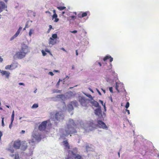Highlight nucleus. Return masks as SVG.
Segmentation results:
<instances>
[{
	"label": "nucleus",
	"instance_id": "1",
	"mask_svg": "<svg viewBox=\"0 0 159 159\" xmlns=\"http://www.w3.org/2000/svg\"><path fill=\"white\" fill-rule=\"evenodd\" d=\"M76 124L73 120H69V124L67 125V127L66 129L65 133L63 134L62 137L67 136L69 134L76 133L77 132L75 129Z\"/></svg>",
	"mask_w": 159,
	"mask_h": 159
},
{
	"label": "nucleus",
	"instance_id": "2",
	"mask_svg": "<svg viewBox=\"0 0 159 159\" xmlns=\"http://www.w3.org/2000/svg\"><path fill=\"white\" fill-rule=\"evenodd\" d=\"M29 52V50L28 47L25 44L22 45L20 50V59L24 58Z\"/></svg>",
	"mask_w": 159,
	"mask_h": 159
},
{
	"label": "nucleus",
	"instance_id": "3",
	"mask_svg": "<svg viewBox=\"0 0 159 159\" xmlns=\"http://www.w3.org/2000/svg\"><path fill=\"white\" fill-rule=\"evenodd\" d=\"M79 101L81 105L83 107H86L89 105V100L84 98L81 97L79 99Z\"/></svg>",
	"mask_w": 159,
	"mask_h": 159
},
{
	"label": "nucleus",
	"instance_id": "4",
	"mask_svg": "<svg viewBox=\"0 0 159 159\" xmlns=\"http://www.w3.org/2000/svg\"><path fill=\"white\" fill-rule=\"evenodd\" d=\"M66 159H83L82 156L78 153H76L73 152H71V156L68 155Z\"/></svg>",
	"mask_w": 159,
	"mask_h": 159
},
{
	"label": "nucleus",
	"instance_id": "5",
	"mask_svg": "<svg viewBox=\"0 0 159 159\" xmlns=\"http://www.w3.org/2000/svg\"><path fill=\"white\" fill-rule=\"evenodd\" d=\"M54 117L57 120L60 121L64 119V115L62 111H57Z\"/></svg>",
	"mask_w": 159,
	"mask_h": 159
},
{
	"label": "nucleus",
	"instance_id": "6",
	"mask_svg": "<svg viewBox=\"0 0 159 159\" xmlns=\"http://www.w3.org/2000/svg\"><path fill=\"white\" fill-rule=\"evenodd\" d=\"M78 104L76 101H75L71 102L70 103L67 105L68 111H70L73 110L74 109L73 106L77 107H78Z\"/></svg>",
	"mask_w": 159,
	"mask_h": 159
},
{
	"label": "nucleus",
	"instance_id": "7",
	"mask_svg": "<svg viewBox=\"0 0 159 159\" xmlns=\"http://www.w3.org/2000/svg\"><path fill=\"white\" fill-rule=\"evenodd\" d=\"M47 121H43L39 126V129L40 131L44 130L47 126Z\"/></svg>",
	"mask_w": 159,
	"mask_h": 159
},
{
	"label": "nucleus",
	"instance_id": "8",
	"mask_svg": "<svg viewBox=\"0 0 159 159\" xmlns=\"http://www.w3.org/2000/svg\"><path fill=\"white\" fill-rule=\"evenodd\" d=\"M97 122L99 128L106 129H107V126L105 124L102 120H98Z\"/></svg>",
	"mask_w": 159,
	"mask_h": 159
},
{
	"label": "nucleus",
	"instance_id": "9",
	"mask_svg": "<svg viewBox=\"0 0 159 159\" xmlns=\"http://www.w3.org/2000/svg\"><path fill=\"white\" fill-rule=\"evenodd\" d=\"M27 143L26 141H22L20 142V150L25 151L27 148Z\"/></svg>",
	"mask_w": 159,
	"mask_h": 159
},
{
	"label": "nucleus",
	"instance_id": "10",
	"mask_svg": "<svg viewBox=\"0 0 159 159\" xmlns=\"http://www.w3.org/2000/svg\"><path fill=\"white\" fill-rule=\"evenodd\" d=\"M112 65L111 63H110V66H109V69L106 70V72L109 73V75H113L115 73L114 71L112 70Z\"/></svg>",
	"mask_w": 159,
	"mask_h": 159
},
{
	"label": "nucleus",
	"instance_id": "11",
	"mask_svg": "<svg viewBox=\"0 0 159 159\" xmlns=\"http://www.w3.org/2000/svg\"><path fill=\"white\" fill-rule=\"evenodd\" d=\"M0 73L2 75H5L7 78H9L10 74V73L9 71L0 70Z\"/></svg>",
	"mask_w": 159,
	"mask_h": 159
},
{
	"label": "nucleus",
	"instance_id": "12",
	"mask_svg": "<svg viewBox=\"0 0 159 159\" xmlns=\"http://www.w3.org/2000/svg\"><path fill=\"white\" fill-rule=\"evenodd\" d=\"M13 148L16 149H19L20 147V140H18L14 142L13 145Z\"/></svg>",
	"mask_w": 159,
	"mask_h": 159
},
{
	"label": "nucleus",
	"instance_id": "13",
	"mask_svg": "<svg viewBox=\"0 0 159 159\" xmlns=\"http://www.w3.org/2000/svg\"><path fill=\"white\" fill-rule=\"evenodd\" d=\"M123 86V84L120 83L116 82V83L115 88L117 92H120L119 89H121V87Z\"/></svg>",
	"mask_w": 159,
	"mask_h": 159
},
{
	"label": "nucleus",
	"instance_id": "14",
	"mask_svg": "<svg viewBox=\"0 0 159 159\" xmlns=\"http://www.w3.org/2000/svg\"><path fill=\"white\" fill-rule=\"evenodd\" d=\"M95 113L96 115L98 116H102V111L100 107L95 110Z\"/></svg>",
	"mask_w": 159,
	"mask_h": 159
},
{
	"label": "nucleus",
	"instance_id": "15",
	"mask_svg": "<svg viewBox=\"0 0 159 159\" xmlns=\"http://www.w3.org/2000/svg\"><path fill=\"white\" fill-rule=\"evenodd\" d=\"M62 143L66 149H70V146L67 140L63 141L62 142Z\"/></svg>",
	"mask_w": 159,
	"mask_h": 159
},
{
	"label": "nucleus",
	"instance_id": "16",
	"mask_svg": "<svg viewBox=\"0 0 159 159\" xmlns=\"http://www.w3.org/2000/svg\"><path fill=\"white\" fill-rule=\"evenodd\" d=\"M20 33V27H19L18 30L16 33L10 39L11 41H12L16 38L19 35Z\"/></svg>",
	"mask_w": 159,
	"mask_h": 159
},
{
	"label": "nucleus",
	"instance_id": "17",
	"mask_svg": "<svg viewBox=\"0 0 159 159\" xmlns=\"http://www.w3.org/2000/svg\"><path fill=\"white\" fill-rule=\"evenodd\" d=\"M109 59L110 62H111L113 60V58L111 56L109 55H107L105 56L103 58V61H106L107 59Z\"/></svg>",
	"mask_w": 159,
	"mask_h": 159
},
{
	"label": "nucleus",
	"instance_id": "18",
	"mask_svg": "<svg viewBox=\"0 0 159 159\" xmlns=\"http://www.w3.org/2000/svg\"><path fill=\"white\" fill-rule=\"evenodd\" d=\"M56 43L55 40L52 39V37H50L49 39V44L53 45Z\"/></svg>",
	"mask_w": 159,
	"mask_h": 159
},
{
	"label": "nucleus",
	"instance_id": "19",
	"mask_svg": "<svg viewBox=\"0 0 159 159\" xmlns=\"http://www.w3.org/2000/svg\"><path fill=\"white\" fill-rule=\"evenodd\" d=\"M13 57L15 60L19 59L20 58V51L17 52L14 55Z\"/></svg>",
	"mask_w": 159,
	"mask_h": 159
},
{
	"label": "nucleus",
	"instance_id": "20",
	"mask_svg": "<svg viewBox=\"0 0 159 159\" xmlns=\"http://www.w3.org/2000/svg\"><path fill=\"white\" fill-rule=\"evenodd\" d=\"M32 135L33 137L36 140H39L41 139L40 136L38 134H36L35 133H33L32 134Z\"/></svg>",
	"mask_w": 159,
	"mask_h": 159
},
{
	"label": "nucleus",
	"instance_id": "21",
	"mask_svg": "<svg viewBox=\"0 0 159 159\" xmlns=\"http://www.w3.org/2000/svg\"><path fill=\"white\" fill-rule=\"evenodd\" d=\"M11 65V70H12L16 68L18 65V64L17 63L15 62L12 63Z\"/></svg>",
	"mask_w": 159,
	"mask_h": 159
},
{
	"label": "nucleus",
	"instance_id": "22",
	"mask_svg": "<svg viewBox=\"0 0 159 159\" xmlns=\"http://www.w3.org/2000/svg\"><path fill=\"white\" fill-rule=\"evenodd\" d=\"M13 145H11L10 144L9 145V148H8L7 150L9 151L10 152L13 153L14 152V150L13 148Z\"/></svg>",
	"mask_w": 159,
	"mask_h": 159
},
{
	"label": "nucleus",
	"instance_id": "23",
	"mask_svg": "<svg viewBox=\"0 0 159 159\" xmlns=\"http://www.w3.org/2000/svg\"><path fill=\"white\" fill-rule=\"evenodd\" d=\"M57 14H53V16H52V19L53 20L54 19H55V20H54V22H57L58 21L59 19L57 18Z\"/></svg>",
	"mask_w": 159,
	"mask_h": 159
},
{
	"label": "nucleus",
	"instance_id": "24",
	"mask_svg": "<svg viewBox=\"0 0 159 159\" xmlns=\"http://www.w3.org/2000/svg\"><path fill=\"white\" fill-rule=\"evenodd\" d=\"M87 15V12H84L81 15L80 14H79L78 16L79 18H81L82 17H84L86 16Z\"/></svg>",
	"mask_w": 159,
	"mask_h": 159
},
{
	"label": "nucleus",
	"instance_id": "25",
	"mask_svg": "<svg viewBox=\"0 0 159 159\" xmlns=\"http://www.w3.org/2000/svg\"><path fill=\"white\" fill-rule=\"evenodd\" d=\"M93 105L96 107H99V104L96 101H94L93 102Z\"/></svg>",
	"mask_w": 159,
	"mask_h": 159
},
{
	"label": "nucleus",
	"instance_id": "26",
	"mask_svg": "<svg viewBox=\"0 0 159 159\" xmlns=\"http://www.w3.org/2000/svg\"><path fill=\"white\" fill-rule=\"evenodd\" d=\"M66 8V7L64 6H59L57 7V8L60 10H62Z\"/></svg>",
	"mask_w": 159,
	"mask_h": 159
},
{
	"label": "nucleus",
	"instance_id": "27",
	"mask_svg": "<svg viewBox=\"0 0 159 159\" xmlns=\"http://www.w3.org/2000/svg\"><path fill=\"white\" fill-rule=\"evenodd\" d=\"M99 102L102 104V105L104 107V108L105 110L106 111V106H105V103H103V102L102 101V100H99Z\"/></svg>",
	"mask_w": 159,
	"mask_h": 159
},
{
	"label": "nucleus",
	"instance_id": "28",
	"mask_svg": "<svg viewBox=\"0 0 159 159\" xmlns=\"http://www.w3.org/2000/svg\"><path fill=\"white\" fill-rule=\"evenodd\" d=\"M32 22V21H27V22L26 23L25 26V28H28L30 26V25H29V23L30 22V23H31Z\"/></svg>",
	"mask_w": 159,
	"mask_h": 159
},
{
	"label": "nucleus",
	"instance_id": "29",
	"mask_svg": "<svg viewBox=\"0 0 159 159\" xmlns=\"http://www.w3.org/2000/svg\"><path fill=\"white\" fill-rule=\"evenodd\" d=\"M5 69L7 70L9 69V70H11V65H7L5 67Z\"/></svg>",
	"mask_w": 159,
	"mask_h": 159
},
{
	"label": "nucleus",
	"instance_id": "30",
	"mask_svg": "<svg viewBox=\"0 0 159 159\" xmlns=\"http://www.w3.org/2000/svg\"><path fill=\"white\" fill-rule=\"evenodd\" d=\"M14 111H13L12 114L11 116V120H12V122H13L14 120Z\"/></svg>",
	"mask_w": 159,
	"mask_h": 159
},
{
	"label": "nucleus",
	"instance_id": "31",
	"mask_svg": "<svg viewBox=\"0 0 159 159\" xmlns=\"http://www.w3.org/2000/svg\"><path fill=\"white\" fill-rule=\"evenodd\" d=\"M34 31V30L32 29H31L30 30V31L29 32V35L30 36H31Z\"/></svg>",
	"mask_w": 159,
	"mask_h": 159
},
{
	"label": "nucleus",
	"instance_id": "32",
	"mask_svg": "<svg viewBox=\"0 0 159 159\" xmlns=\"http://www.w3.org/2000/svg\"><path fill=\"white\" fill-rule=\"evenodd\" d=\"M52 38L53 39H55L57 38V35L56 34H53L52 35Z\"/></svg>",
	"mask_w": 159,
	"mask_h": 159
},
{
	"label": "nucleus",
	"instance_id": "33",
	"mask_svg": "<svg viewBox=\"0 0 159 159\" xmlns=\"http://www.w3.org/2000/svg\"><path fill=\"white\" fill-rule=\"evenodd\" d=\"M38 107V105L37 104H34L32 106V108H36Z\"/></svg>",
	"mask_w": 159,
	"mask_h": 159
},
{
	"label": "nucleus",
	"instance_id": "34",
	"mask_svg": "<svg viewBox=\"0 0 159 159\" xmlns=\"http://www.w3.org/2000/svg\"><path fill=\"white\" fill-rule=\"evenodd\" d=\"M15 159H20L19 155L18 153L16 154L15 156Z\"/></svg>",
	"mask_w": 159,
	"mask_h": 159
},
{
	"label": "nucleus",
	"instance_id": "35",
	"mask_svg": "<svg viewBox=\"0 0 159 159\" xmlns=\"http://www.w3.org/2000/svg\"><path fill=\"white\" fill-rule=\"evenodd\" d=\"M94 126H95V125L93 123H90V125H89V127H92V129H89L92 130V129H93L94 128H93Z\"/></svg>",
	"mask_w": 159,
	"mask_h": 159
},
{
	"label": "nucleus",
	"instance_id": "36",
	"mask_svg": "<svg viewBox=\"0 0 159 159\" xmlns=\"http://www.w3.org/2000/svg\"><path fill=\"white\" fill-rule=\"evenodd\" d=\"M2 126H4L5 125L4 122V117H2Z\"/></svg>",
	"mask_w": 159,
	"mask_h": 159
},
{
	"label": "nucleus",
	"instance_id": "37",
	"mask_svg": "<svg viewBox=\"0 0 159 159\" xmlns=\"http://www.w3.org/2000/svg\"><path fill=\"white\" fill-rule=\"evenodd\" d=\"M33 150H31L30 151V152L29 153L27 154L28 156H32L33 154Z\"/></svg>",
	"mask_w": 159,
	"mask_h": 159
},
{
	"label": "nucleus",
	"instance_id": "38",
	"mask_svg": "<svg viewBox=\"0 0 159 159\" xmlns=\"http://www.w3.org/2000/svg\"><path fill=\"white\" fill-rule=\"evenodd\" d=\"M52 28V26L51 25H49V29H48V33H49V32L50 31V30H51V29Z\"/></svg>",
	"mask_w": 159,
	"mask_h": 159
},
{
	"label": "nucleus",
	"instance_id": "39",
	"mask_svg": "<svg viewBox=\"0 0 159 159\" xmlns=\"http://www.w3.org/2000/svg\"><path fill=\"white\" fill-rule=\"evenodd\" d=\"M129 103L128 102H127L126 104V105L125 106V108L126 109H127L129 107Z\"/></svg>",
	"mask_w": 159,
	"mask_h": 159
},
{
	"label": "nucleus",
	"instance_id": "40",
	"mask_svg": "<svg viewBox=\"0 0 159 159\" xmlns=\"http://www.w3.org/2000/svg\"><path fill=\"white\" fill-rule=\"evenodd\" d=\"M41 52L43 54V56H45L46 55V53L43 50H42Z\"/></svg>",
	"mask_w": 159,
	"mask_h": 159
},
{
	"label": "nucleus",
	"instance_id": "41",
	"mask_svg": "<svg viewBox=\"0 0 159 159\" xmlns=\"http://www.w3.org/2000/svg\"><path fill=\"white\" fill-rule=\"evenodd\" d=\"M109 90L112 93L113 92V90H112V87H110L109 88Z\"/></svg>",
	"mask_w": 159,
	"mask_h": 159
},
{
	"label": "nucleus",
	"instance_id": "42",
	"mask_svg": "<svg viewBox=\"0 0 159 159\" xmlns=\"http://www.w3.org/2000/svg\"><path fill=\"white\" fill-rule=\"evenodd\" d=\"M77 31L76 30H74L73 31H71V32L74 34H75L77 33Z\"/></svg>",
	"mask_w": 159,
	"mask_h": 159
},
{
	"label": "nucleus",
	"instance_id": "43",
	"mask_svg": "<svg viewBox=\"0 0 159 159\" xmlns=\"http://www.w3.org/2000/svg\"><path fill=\"white\" fill-rule=\"evenodd\" d=\"M12 122H12V120H11V123L9 125V128L10 129H11L12 127Z\"/></svg>",
	"mask_w": 159,
	"mask_h": 159
},
{
	"label": "nucleus",
	"instance_id": "44",
	"mask_svg": "<svg viewBox=\"0 0 159 159\" xmlns=\"http://www.w3.org/2000/svg\"><path fill=\"white\" fill-rule=\"evenodd\" d=\"M45 51L46 52H47L48 53H51L50 52L49 50H48V49H45Z\"/></svg>",
	"mask_w": 159,
	"mask_h": 159
},
{
	"label": "nucleus",
	"instance_id": "45",
	"mask_svg": "<svg viewBox=\"0 0 159 159\" xmlns=\"http://www.w3.org/2000/svg\"><path fill=\"white\" fill-rule=\"evenodd\" d=\"M49 74L51 76H53L54 75V74H53V72H49Z\"/></svg>",
	"mask_w": 159,
	"mask_h": 159
},
{
	"label": "nucleus",
	"instance_id": "46",
	"mask_svg": "<svg viewBox=\"0 0 159 159\" xmlns=\"http://www.w3.org/2000/svg\"><path fill=\"white\" fill-rule=\"evenodd\" d=\"M2 136V133L0 131V140L1 139V138Z\"/></svg>",
	"mask_w": 159,
	"mask_h": 159
},
{
	"label": "nucleus",
	"instance_id": "47",
	"mask_svg": "<svg viewBox=\"0 0 159 159\" xmlns=\"http://www.w3.org/2000/svg\"><path fill=\"white\" fill-rule=\"evenodd\" d=\"M97 92H98V93L100 95H102V94H101V92L99 91L97 89Z\"/></svg>",
	"mask_w": 159,
	"mask_h": 159
},
{
	"label": "nucleus",
	"instance_id": "48",
	"mask_svg": "<svg viewBox=\"0 0 159 159\" xmlns=\"http://www.w3.org/2000/svg\"><path fill=\"white\" fill-rule=\"evenodd\" d=\"M34 143V141L33 139L29 141V143Z\"/></svg>",
	"mask_w": 159,
	"mask_h": 159
},
{
	"label": "nucleus",
	"instance_id": "49",
	"mask_svg": "<svg viewBox=\"0 0 159 159\" xmlns=\"http://www.w3.org/2000/svg\"><path fill=\"white\" fill-rule=\"evenodd\" d=\"M125 111L126 112H127V113H128V114H130V113H129V110H127V109H126L125 110Z\"/></svg>",
	"mask_w": 159,
	"mask_h": 159
},
{
	"label": "nucleus",
	"instance_id": "50",
	"mask_svg": "<svg viewBox=\"0 0 159 159\" xmlns=\"http://www.w3.org/2000/svg\"><path fill=\"white\" fill-rule=\"evenodd\" d=\"M70 17L72 19H74L75 17V16H70Z\"/></svg>",
	"mask_w": 159,
	"mask_h": 159
},
{
	"label": "nucleus",
	"instance_id": "51",
	"mask_svg": "<svg viewBox=\"0 0 159 159\" xmlns=\"http://www.w3.org/2000/svg\"><path fill=\"white\" fill-rule=\"evenodd\" d=\"M45 13H48L50 15H51V13L49 12V11H47L45 12Z\"/></svg>",
	"mask_w": 159,
	"mask_h": 159
},
{
	"label": "nucleus",
	"instance_id": "52",
	"mask_svg": "<svg viewBox=\"0 0 159 159\" xmlns=\"http://www.w3.org/2000/svg\"><path fill=\"white\" fill-rule=\"evenodd\" d=\"M3 61V59L0 57V63L2 62Z\"/></svg>",
	"mask_w": 159,
	"mask_h": 159
},
{
	"label": "nucleus",
	"instance_id": "53",
	"mask_svg": "<svg viewBox=\"0 0 159 159\" xmlns=\"http://www.w3.org/2000/svg\"><path fill=\"white\" fill-rule=\"evenodd\" d=\"M25 130H22L21 132V133L22 134H24L25 133Z\"/></svg>",
	"mask_w": 159,
	"mask_h": 159
},
{
	"label": "nucleus",
	"instance_id": "54",
	"mask_svg": "<svg viewBox=\"0 0 159 159\" xmlns=\"http://www.w3.org/2000/svg\"><path fill=\"white\" fill-rule=\"evenodd\" d=\"M53 14H57L56 13V10H53Z\"/></svg>",
	"mask_w": 159,
	"mask_h": 159
},
{
	"label": "nucleus",
	"instance_id": "55",
	"mask_svg": "<svg viewBox=\"0 0 159 159\" xmlns=\"http://www.w3.org/2000/svg\"><path fill=\"white\" fill-rule=\"evenodd\" d=\"M61 49L63 51H65V52H66V50H65V49L63 48H62Z\"/></svg>",
	"mask_w": 159,
	"mask_h": 159
},
{
	"label": "nucleus",
	"instance_id": "56",
	"mask_svg": "<svg viewBox=\"0 0 159 159\" xmlns=\"http://www.w3.org/2000/svg\"><path fill=\"white\" fill-rule=\"evenodd\" d=\"M76 55L77 56L78 55V53L77 52V50H76Z\"/></svg>",
	"mask_w": 159,
	"mask_h": 159
},
{
	"label": "nucleus",
	"instance_id": "57",
	"mask_svg": "<svg viewBox=\"0 0 159 159\" xmlns=\"http://www.w3.org/2000/svg\"><path fill=\"white\" fill-rule=\"evenodd\" d=\"M102 90L103 91L104 93H105V90L103 89H102Z\"/></svg>",
	"mask_w": 159,
	"mask_h": 159
},
{
	"label": "nucleus",
	"instance_id": "58",
	"mask_svg": "<svg viewBox=\"0 0 159 159\" xmlns=\"http://www.w3.org/2000/svg\"><path fill=\"white\" fill-rule=\"evenodd\" d=\"M10 156L11 157H13L14 156V155L13 154H11Z\"/></svg>",
	"mask_w": 159,
	"mask_h": 159
},
{
	"label": "nucleus",
	"instance_id": "59",
	"mask_svg": "<svg viewBox=\"0 0 159 159\" xmlns=\"http://www.w3.org/2000/svg\"><path fill=\"white\" fill-rule=\"evenodd\" d=\"M98 64H99V65H100V66H101L102 64H101V63L100 62H99L98 63Z\"/></svg>",
	"mask_w": 159,
	"mask_h": 159
},
{
	"label": "nucleus",
	"instance_id": "60",
	"mask_svg": "<svg viewBox=\"0 0 159 159\" xmlns=\"http://www.w3.org/2000/svg\"><path fill=\"white\" fill-rule=\"evenodd\" d=\"M59 82H60V80H59V81L57 83V84L58 85H59Z\"/></svg>",
	"mask_w": 159,
	"mask_h": 159
},
{
	"label": "nucleus",
	"instance_id": "61",
	"mask_svg": "<svg viewBox=\"0 0 159 159\" xmlns=\"http://www.w3.org/2000/svg\"><path fill=\"white\" fill-rule=\"evenodd\" d=\"M6 106L8 108H9L10 106L8 105H6Z\"/></svg>",
	"mask_w": 159,
	"mask_h": 159
},
{
	"label": "nucleus",
	"instance_id": "62",
	"mask_svg": "<svg viewBox=\"0 0 159 159\" xmlns=\"http://www.w3.org/2000/svg\"><path fill=\"white\" fill-rule=\"evenodd\" d=\"M54 71H55L56 72H59V70H54Z\"/></svg>",
	"mask_w": 159,
	"mask_h": 159
},
{
	"label": "nucleus",
	"instance_id": "63",
	"mask_svg": "<svg viewBox=\"0 0 159 159\" xmlns=\"http://www.w3.org/2000/svg\"><path fill=\"white\" fill-rule=\"evenodd\" d=\"M90 91H91L92 93H93V90L92 89H90Z\"/></svg>",
	"mask_w": 159,
	"mask_h": 159
},
{
	"label": "nucleus",
	"instance_id": "64",
	"mask_svg": "<svg viewBox=\"0 0 159 159\" xmlns=\"http://www.w3.org/2000/svg\"><path fill=\"white\" fill-rule=\"evenodd\" d=\"M24 84L20 83V85H23Z\"/></svg>",
	"mask_w": 159,
	"mask_h": 159
}]
</instances>
